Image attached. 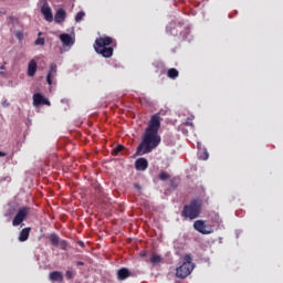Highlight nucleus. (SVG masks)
<instances>
[{
  "label": "nucleus",
  "instance_id": "obj_19",
  "mask_svg": "<svg viewBox=\"0 0 283 283\" xmlns=\"http://www.w3.org/2000/svg\"><path fill=\"white\" fill-rule=\"evenodd\" d=\"M168 78H178L179 72L176 69H169L167 72Z\"/></svg>",
  "mask_w": 283,
  "mask_h": 283
},
{
  "label": "nucleus",
  "instance_id": "obj_2",
  "mask_svg": "<svg viewBox=\"0 0 283 283\" xmlns=\"http://www.w3.org/2000/svg\"><path fill=\"white\" fill-rule=\"evenodd\" d=\"M109 45H116V40L112 36H101L95 40L94 50L97 54L104 56V59H112L114 56V48Z\"/></svg>",
  "mask_w": 283,
  "mask_h": 283
},
{
  "label": "nucleus",
  "instance_id": "obj_20",
  "mask_svg": "<svg viewBox=\"0 0 283 283\" xmlns=\"http://www.w3.org/2000/svg\"><path fill=\"white\" fill-rule=\"evenodd\" d=\"M42 35V32L38 33V39L34 41V45H45V38H41Z\"/></svg>",
  "mask_w": 283,
  "mask_h": 283
},
{
  "label": "nucleus",
  "instance_id": "obj_30",
  "mask_svg": "<svg viewBox=\"0 0 283 283\" xmlns=\"http://www.w3.org/2000/svg\"><path fill=\"white\" fill-rule=\"evenodd\" d=\"M6 156H8V153H6V151H0V158H6Z\"/></svg>",
  "mask_w": 283,
  "mask_h": 283
},
{
  "label": "nucleus",
  "instance_id": "obj_11",
  "mask_svg": "<svg viewBox=\"0 0 283 283\" xmlns=\"http://www.w3.org/2000/svg\"><path fill=\"white\" fill-rule=\"evenodd\" d=\"M36 70H39V64L36 63V60H31L28 64V76L31 78L36 76Z\"/></svg>",
  "mask_w": 283,
  "mask_h": 283
},
{
  "label": "nucleus",
  "instance_id": "obj_18",
  "mask_svg": "<svg viewBox=\"0 0 283 283\" xmlns=\"http://www.w3.org/2000/svg\"><path fill=\"white\" fill-rule=\"evenodd\" d=\"M49 240H50L51 244H53V247H59V242H60V240H59V234H56V233H51V234L49 235Z\"/></svg>",
  "mask_w": 283,
  "mask_h": 283
},
{
  "label": "nucleus",
  "instance_id": "obj_28",
  "mask_svg": "<svg viewBox=\"0 0 283 283\" xmlns=\"http://www.w3.org/2000/svg\"><path fill=\"white\" fill-rule=\"evenodd\" d=\"M135 189H137V191H142L143 187L139 186V184H134Z\"/></svg>",
  "mask_w": 283,
  "mask_h": 283
},
{
  "label": "nucleus",
  "instance_id": "obj_13",
  "mask_svg": "<svg viewBox=\"0 0 283 283\" xmlns=\"http://www.w3.org/2000/svg\"><path fill=\"white\" fill-rule=\"evenodd\" d=\"M127 277H132V272L127 268H122L117 271V280L120 282L127 280Z\"/></svg>",
  "mask_w": 283,
  "mask_h": 283
},
{
  "label": "nucleus",
  "instance_id": "obj_5",
  "mask_svg": "<svg viewBox=\"0 0 283 283\" xmlns=\"http://www.w3.org/2000/svg\"><path fill=\"white\" fill-rule=\"evenodd\" d=\"M195 231L202 233V235H209L213 233V228L205 222V220H197L193 223Z\"/></svg>",
  "mask_w": 283,
  "mask_h": 283
},
{
  "label": "nucleus",
  "instance_id": "obj_32",
  "mask_svg": "<svg viewBox=\"0 0 283 283\" xmlns=\"http://www.w3.org/2000/svg\"><path fill=\"white\" fill-rule=\"evenodd\" d=\"M77 244H78V247H82V248L85 247V242H83V241H78Z\"/></svg>",
  "mask_w": 283,
  "mask_h": 283
},
{
  "label": "nucleus",
  "instance_id": "obj_4",
  "mask_svg": "<svg viewBox=\"0 0 283 283\" xmlns=\"http://www.w3.org/2000/svg\"><path fill=\"white\" fill-rule=\"evenodd\" d=\"M193 269H196V265L193 264L191 254H186L184 256V263L176 269V277L185 280V277H189V275H191Z\"/></svg>",
  "mask_w": 283,
  "mask_h": 283
},
{
  "label": "nucleus",
  "instance_id": "obj_6",
  "mask_svg": "<svg viewBox=\"0 0 283 283\" xmlns=\"http://www.w3.org/2000/svg\"><path fill=\"white\" fill-rule=\"evenodd\" d=\"M28 213H30V208L22 207L18 210L15 217L12 220L13 227H19L22 222L25 221V218H28Z\"/></svg>",
  "mask_w": 283,
  "mask_h": 283
},
{
  "label": "nucleus",
  "instance_id": "obj_23",
  "mask_svg": "<svg viewBox=\"0 0 283 283\" xmlns=\"http://www.w3.org/2000/svg\"><path fill=\"white\" fill-rule=\"evenodd\" d=\"M57 247H60L62 251H67V241L60 240Z\"/></svg>",
  "mask_w": 283,
  "mask_h": 283
},
{
  "label": "nucleus",
  "instance_id": "obj_31",
  "mask_svg": "<svg viewBox=\"0 0 283 283\" xmlns=\"http://www.w3.org/2000/svg\"><path fill=\"white\" fill-rule=\"evenodd\" d=\"M186 125H187V127H191V126L193 125V122L187 120V122H186Z\"/></svg>",
  "mask_w": 283,
  "mask_h": 283
},
{
  "label": "nucleus",
  "instance_id": "obj_17",
  "mask_svg": "<svg viewBox=\"0 0 283 283\" xmlns=\"http://www.w3.org/2000/svg\"><path fill=\"white\" fill-rule=\"evenodd\" d=\"M160 262H163V256H160V254L153 253L150 256V263L156 266V264H160Z\"/></svg>",
  "mask_w": 283,
  "mask_h": 283
},
{
  "label": "nucleus",
  "instance_id": "obj_22",
  "mask_svg": "<svg viewBox=\"0 0 283 283\" xmlns=\"http://www.w3.org/2000/svg\"><path fill=\"white\" fill-rule=\"evenodd\" d=\"M169 178H171V175H169L167 171H161L159 174V180L165 181V180H169Z\"/></svg>",
  "mask_w": 283,
  "mask_h": 283
},
{
  "label": "nucleus",
  "instance_id": "obj_21",
  "mask_svg": "<svg viewBox=\"0 0 283 283\" xmlns=\"http://www.w3.org/2000/svg\"><path fill=\"white\" fill-rule=\"evenodd\" d=\"M125 149V146L124 145H117L115 148H113L112 150V155L113 156H118V154L120 151H123Z\"/></svg>",
  "mask_w": 283,
  "mask_h": 283
},
{
  "label": "nucleus",
  "instance_id": "obj_1",
  "mask_svg": "<svg viewBox=\"0 0 283 283\" xmlns=\"http://www.w3.org/2000/svg\"><path fill=\"white\" fill-rule=\"evenodd\" d=\"M163 118L160 117V113H157L150 117L148 122V126L145 129L144 137L139 146L137 147V156H145V154H151L158 145H160V135L158 132L160 129V123Z\"/></svg>",
  "mask_w": 283,
  "mask_h": 283
},
{
  "label": "nucleus",
  "instance_id": "obj_9",
  "mask_svg": "<svg viewBox=\"0 0 283 283\" xmlns=\"http://www.w3.org/2000/svg\"><path fill=\"white\" fill-rule=\"evenodd\" d=\"M147 167H149V161L145 157L136 159L135 169L137 171H146Z\"/></svg>",
  "mask_w": 283,
  "mask_h": 283
},
{
  "label": "nucleus",
  "instance_id": "obj_12",
  "mask_svg": "<svg viewBox=\"0 0 283 283\" xmlns=\"http://www.w3.org/2000/svg\"><path fill=\"white\" fill-rule=\"evenodd\" d=\"M57 66L56 64L52 63L50 65L49 73L46 74V83L52 85V78L56 77Z\"/></svg>",
  "mask_w": 283,
  "mask_h": 283
},
{
  "label": "nucleus",
  "instance_id": "obj_33",
  "mask_svg": "<svg viewBox=\"0 0 283 283\" xmlns=\"http://www.w3.org/2000/svg\"><path fill=\"white\" fill-rule=\"evenodd\" d=\"M0 70H6V65H1V66H0Z\"/></svg>",
  "mask_w": 283,
  "mask_h": 283
},
{
  "label": "nucleus",
  "instance_id": "obj_14",
  "mask_svg": "<svg viewBox=\"0 0 283 283\" xmlns=\"http://www.w3.org/2000/svg\"><path fill=\"white\" fill-rule=\"evenodd\" d=\"M49 280L51 282H63V272L53 271L49 274Z\"/></svg>",
  "mask_w": 283,
  "mask_h": 283
},
{
  "label": "nucleus",
  "instance_id": "obj_24",
  "mask_svg": "<svg viewBox=\"0 0 283 283\" xmlns=\"http://www.w3.org/2000/svg\"><path fill=\"white\" fill-rule=\"evenodd\" d=\"M83 17H85V12L83 11L77 12V14L75 15L76 23L83 21Z\"/></svg>",
  "mask_w": 283,
  "mask_h": 283
},
{
  "label": "nucleus",
  "instance_id": "obj_15",
  "mask_svg": "<svg viewBox=\"0 0 283 283\" xmlns=\"http://www.w3.org/2000/svg\"><path fill=\"white\" fill-rule=\"evenodd\" d=\"M66 17H67V13L63 9H59L55 13L54 21L55 23H63Z\"/></svg>",
  "mask_w": 283,
  "mask_h": 283
},
{
  "label": "nucleus",
  "instance_id": "obj_26",
  "mask_svg": "<svg viewBox=\"0 0 283 283\" xmlns=\"http://www.w3.org/2000/svg\"><path fill=\"white\" fill-rule=\"evenodd\" d=\"M201 160H208L209 159V153L205 151L203 155L200 156Z\"/></svg>",
  "mask_w": 283,
  "mask_h": 283
},
{
  "label": "nucleus",
  "instance_id": "obj_16",
  "mask_svg": "<svg viewBox=\"0 0 283 283\" xmlns=\"http://www.w3.org/2000/svg\"><path fill=\"white\" fill-rule=\"evenodd\" d=\"M30 231H31V228H24L20 231V234H19V242H27V240L30 238Z\"/></svg>",
  "mask_w": 283,
  "mask_h": 283
},
{
  "label": "nucleus",
  "instance_id": "obj_27",
  "mask_svg": "<svg viewBox=\"0 0 283 283\" xmlns=\"http://www.w3.org/2000/svg\"><path fill=\"white\" fill-rule=\"evenodd\" d=\"M140 258H147V251L143 250L139 252Z\"/></svg>",
  "mask_w": 283,
  "mask_h": 283
},
{
  "label": "nucleus",
  "instance_id": "obj_25",
  "mask_svg": "<svg viewBox=\"0 0 283 283\" xmlns=\"http://www.w3.org/2000/svg\"><path fill=\"white\" fill-rule=\"evenodd\" d=\"M74 275H75V273L73 271L66 270V272H65L66 280H74Z\"/></svg>",
  "mask_w": 283,
  "mask_h": 283
},
{
  "label": "nucleus",
  "instance_id": "obj_29",
  "mask_svg": "<svg viewBox=\"0 0 283 283\" xmlns=\"http://www.w3.org/2000/svg\"><path fill=\"white\" fill-rule=\"evenodd\" d=\"M76 266H85V262H83V261H77V262H76Z\"/></svg>",
  "mask_w": 283,
  "mask_h": 283
},
{
  "label": "nucleus",
  "instance_id": "obj_3",
  "mask_svg": "<svg viewBox=\"0 0 283 283\" xmlns=\"http://www.w3.org/2000/svg\"><path fill=\"white\" fill-rule=\"evenodd\" d=\"M200 213H202V201L199 199L190 201V203L186 205L181 211L182 218H188V220L200 218Z\"/></svg>",
  "mask_w": 283,
  "mask_h": 283
},
{
  "label": "nucleus",
  "instance_id": "obj_8",
  "mask_svg": "<svg viewBox=\"0 0 283 283\" xmlns=\"http://www.w3.org/2000/svg\"><path fill=\"white\" fill-rule=\"evenodd\" d=\"M41 13L43 14L45 21L52 23L54 21V15L52 14V8L48 3L41 7Z\"/></svg>",
  "mask_w": 283,
  "mask_h": 283
},
{
  "label": "nucleus",
  "instance_id": "obj_10",
  "mask_svg": "<svg viewBox=\"0 0 283 283\" xmlns=\"http://www.w3.org/2000/svg\"><path fill=\"white\" fill-rule=\"evenodd\" d=\"M60 41L63 43L64 48H72V45H74V38L67 33L60 34Z\"/></svg>",
  "mask_w": 283,
  "mask_h": 283
},
{
  "label": "nucleus",
  "instance_id": "obj_7",
  "mask_svg": "<svg viewBox=\"0 0 283 283\" xmlns=\"http://www.w3.org/2000/svg\"><path fill=\"white\" fill-rule=\"evenodd\" d=\"M33 105L34 107H39L41 105H48L50 107L51 104L41 93H35L33 94Z\"/></svg>",
  "mask_w": 283,
  "mask_h": 283
}]
</instances>
